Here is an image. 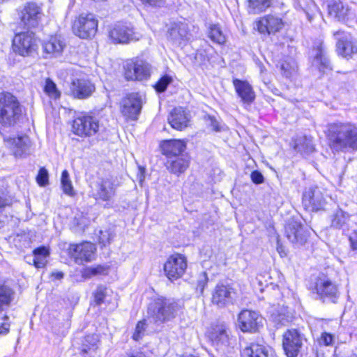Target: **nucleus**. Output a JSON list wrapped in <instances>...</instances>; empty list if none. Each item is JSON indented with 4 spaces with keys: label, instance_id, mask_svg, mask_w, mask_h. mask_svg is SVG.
<instances>
[{
    "label": "nucleus",
    "instance_id": "6e6552de",
    "mask_svg": "<svg viewBox=\"0 0 357 357\" xmlns=\"http://www.w3.org/2000/svg\"><path fill=\"white\" fill-rule=\"evenodd\" d=\"M3 141L16 158H24L31 153V142L26 135H4Z\"/></svg>",
    "mask_w": 357,
    "mask_h": 357
},
{
    "label": "nucleus",
    "instance_id": "412c9836",
    "mask_svg": "<svg viewBox=\"0 0 357 357\" xmlns=\"http://www.w3.org/2000/svg\"><path fill=\"white\" fill-rule=\"evenodd\" d=\"M236 296L234 289L229 285L217 284L212 294V302L219 307L233 303Z\"/></svg>",
    "mask_w": 357,
    "mask_h": 357
},
{
    "label": "nucleus",
    "instance_id": "9b49d317",
    "mask_svg": "<svg viewBox=\"0 0 357 357\" xmlns=\"http://www.w3.org/2000/svg\"><path fill=\"white\" fill-rule=\"evenodd\" d=\"M304 336L296 329H289L283 334L282 346L288 357H296L303 344Z\"/></svg>",
    "mask_w": 357,
    "mask_h": 357
},
{
    "label": "nucleus",
    "instance_id": "c756f323",
    "mask_svg": "<svg viewBox=\"0 0 357 357\" xmlns=\"http://www.w3.org/2000/svg\"><path fill=\"white\" fill-rule=\"evenodd\" d=\"M272 321L276 326H286L291 323L294 319L292 310L288 307H279L271 314Z\"/></svg>",
    "mask_w": 357,
    "mask_h": 357
},
{
    "label": "nucleus",
    "instance_id": "1a4fd4ad",
    "mask_svg": "<svg viewBox=\"0 0 357 357\" xmlns=\"http://www.w3.org/2000/svg\"><path fill=\"white\" fill-rule=\"evenodd\" d=\"M72 128L77 136L91 137L99 130V121L93 116L82 114L74 119Z\"/></svg>",
    "mask_w": 357,
    "mask_h": 357
},
{
    "label": "nucleus",
    "instance_id": "393cba45",
    "mask_svg": "<svg viewBox=\"0 0 357 357\" xmlns=\"http://www.w3.org/2000/svg\"><path fill=\"white\" fill-rule=\"evenodd\" d=\"M190 118V114L183 108L176 107L169 113L168 121L174 129L183 130L188 127Z\"/></svg>",
    "mask_w": 357,
    "mask_h": 357
},
{
    "label": "nucleus",
    "instance_id": "6e6d98bb",
    "mask_svg": "<svg viewBox=\"0 0 357 357\" xmlns=\"http://www.w3.org/2000/svg\"><path fill=\"white\" fill-rule=\"evenodd\" d=\"M187 25L188 24H178L181 40H188L190 39V34L187 30Z\"/></svg>",
    "mask_w": 357,
    "mask_h": 357
},
{
    "label": "nucleus",
    "instance_id": "49530a36",
    "mask_svg": "<svg viewBox=\"0 0 357 357\" xmlns=\"http://www.w3.org/2000/svg\"><path fill=\"white\" fill-rule=\"evenodd\" d=\"M36 181L40 186H45L49 183V174L45 167L40 168L36 176Z\"/></svg>",
    "mask_w": 357,
    "mask_h": 357
},
{
    "label": "nucleus",
    "instance_id": "b1692460",
    "mask_svg": "<svg viewBox=\"0 0 357 357\" xmlns=\"http://www.w3.org/2000/svg\"><path fill=\"white\" fill-rule=\"evenodd\" d=\"M162 153L167 159L185 154L186 144L181 139H168L161 143Z\"/></svg>",
    "mask_w": 357,
    "mask_h": 357
},
{
    "label": "nucleus",
    "instance_id": "58836bf2",
    "mask_svg": "<svg viewBox=\"0 0 357 357\" xmlns=\"http://www.w3.org/2000/svg\"><path fill=\"white\" fill-rule=\"evenodd\" d=\"M44 92L51 99L57 100L61 97L60 91L58 89L54 82H53L50 78H47L45 79Z\"/></svg>",
    "mask_w": 357,
    "mask_h": 357
},
{
    "label": "nucleus",
    "instance_id": "0eeeda50",
    "mask_svg": "<svg viewBox=\"0 0 357 357\" xmlns=\"http://www.w3.org/2000/svg\"><path fill=\"white\" fill-rule=\"evenodd\" d=\"M123 68L127 80H146L151 76V65L139 58L128 60Z\"/></svg>",
    "mask_w": 357,
    "mask_h": 357
},
{
    "label": "nucleus",
    "instance_id": "a211bd4d",
    "mask_svg": "<svg viewBox=\"0 0 357 357\" xmlns=\"http://www.w3.org/2000/svg\"><path fill=\"white\" fill-rule=\"evenodd\" d=\"M95 89V85L89 79L78 78L71 82L70 93L74 98L84 100L91 97Z\"/></svg>",
    "mask_w": 357,
    "mask_h": 357
},
{
    "label": "nucleus",
    "instance_id": "3c124183",
    "mask_svg": "<svg viewBox=\"0 0 357 357\" xmlns=\"http://www.w3.org/2000/svg\"><path fill=\"white\" fill-rule=\"evenodd\" d=\"M74 22H98V20L93 13H82Z\"/></svg>",
    "mask_w": 357,
    "mask_h": 357
},
{
    "label": "nucleus",
    "instance_id": "c9c22d12",
    "mask_svg": "<svg viewBox=\"0 0 357 357\" xmlns=\"http://www.w3.org/2000/svg\"><path fill=\"white\" fill-rule=\"evenodd\" d=\"M242 355L244 357H268L266 347L257 343H251L250 346L245 347Z\"/></svg>",
    "mask_w": 357,
    "mask_h": 357
},
{
    "label": "nucleus",
    "instance_id": "09e8293b",
    "mask_svg": "<svg viewBox=\"0 0 357 357\" xmlns=\"http://www.w3.org/2000/svg\"><path fill=\"white\" fill-rule=\"evenodd\" d=\"M205 120L207 125L215 132H220L222 130V127L217 119L213 116L208 115L205 116Z\"/></svg>",
    "mask_w": 357,
    "mask_h": 357
},
{
    "label": "nucleus",
    "instance_id": "4468645a",
    "mask_svg": "<svg viewBox=\"0 0 357 357\" xmlns=\"http://www.w3.org/2000/svg\"><path fill=\"white\" fill-rule=\"evenodd\" d=\"M116 194L114 181L109 178H102L91 186V196L97 201L110 202Z\"/></svg>",
    "mask_w": 357,
    "mask_h": 357
},
{
    "label": "nucleus",
    "instance_id": "4d7b16f0",
    "mask_svg": "<svg viewBox=\"0 0 357 357\" xmlns=\"http://www.w3.org/2000/svg\"><path fill=\"white\" fill-rule=\"evenodd\" d=\"M320 341L326 346L331 345L334 341V335L329 333H322Z\"/></svg>",
    "mask_w": 357,
    "mask_h": 357
},
{
    "label": "nucleus",
    "instance_id": "de8ad7c7",
    "mask_svg": "<svg viewBox=\"0 0 357 357\" xmlns=\"http://www.w3.org/2000/svg\"><path fill=\"white\" fill-rule=\"evenodd\" d=\"M105 271L106 268L100 265L96 267H88L84 270L83 275L86 278H90L98 274L104 273Z\"/></svg>",
    "mask_w": 357,
    "mask_h": 357
},
{
    "label": "nucleus",
    "instance_id": "bb28decb",
    "mask_svg": "<svg viewBox=\"0 0 357 357\" xmlns=\"http://www.w3.org/2000/svg\"><path fill=\"white\" fill-rule=\"evenodd\" d=\"M66 47L64 39L59 35L52 36L43 43L44 52L53 56H59Z\"/></svg>",
    "mask_w": 357,
    "mask_h": 357
},
{
    "label": "nucleus",
    "instance_id": "2f4dec72",
    "mask_svg": "<svg viewBox=\"0 0 357 357\" xmlns=\"http://www.w3.org/2000/svg\"><path fill=\"white\" fill-rule=\"evenodd\" d=\"M99 335L98 334H89L86 335L81 343V351L83 354L91 355L98 349Z\"/></svg>",
    "mask_w": 357,
    "mask_h": 357
},
{
    "label": "nucleus",
    "instance_id": "a19ab883",
    "mask_svg": "<svg viewBox=\"0 0 357 357\" xmlns=\"http://www.w3.org/2000/svg\"><path fill=\"white\" fill-rule=\"evenodd\" d=\"M294 149L303 153H310L314 151V147L310 139L304 138L302 140H298L294 146Z\"/></svg>",
    "mask_w": 357,
    "mask_h": 357
},
{
    "label": "nucleus",
    "instance_id": "37998d69",
    "mask_svg": "<svg viewBox=\"0 0 357 357\" xmlns=\"http://www.w3.org/2000/svg\"><path fill=\"white\" fill-rule=\"evenodd\" d=\"M172 81V79L169 75H165L162 76L155 85V91L158 93L164 92Z\"/></svg>",
    "mask_w": 357,
    "mask_h": 357
},
{
    "label": "nucleus",
    "instance_id": "bf43d9fd",
    "mask_svg": "<svg viewBox=\"0 0 357 357\" xmlns=\"http://www.w3.org/2000/svg\"><path fill=\"white\" fill-rule=\"evenodd\" d=\"M144 4H148L153 7H164L167 3V0H141Z\"/></svg>",
    "mask_w": 357,
    "mask_h": 357
},
{
    "label": "nucleus",
    "instance_id": "680f3d73",
    "mask_svg": "<svg viewBox=\"0 0 357 357\" xmlns=\"http://www.w3.org/2000/svg\"><path fill=\"white\" fill-rule=\"evenodd\" d=\"M33 256L47 257L49 255L50 252H49V250L46 247L42 246V247L36 248L33 251Z\"/></svg>",
    "mask_w": 357,
    "mask_h": 357
},
{
    "label": "nucleus",
    "instance_id": "c85d7f7f",
    "mask_svg": "<svg viewBox=\"0 0 357 357\" xmlns=\"http://www.w3.org/2000/svg\"><path fill=\"white\" fill-rule=\"evenodd\" d=\"M313 52H315L314 62L319 65L320 71L331 69V62L326 56L321 39L317 40L313 45Z\"/></svg>",
    "mask_w": 357,
    "mask_h": 357
},
{
    "label": "nucleus",
    "instance_id": "f257e3e1",
    "mask_svg": "<svg viewBox=\"0 0 357 357\" xmlns=\"http://www.w3.org/2000/svg\"><path fill=\"white\" fill-rule=\"evenodd\" d=\"M326 136L335 151L350 153L357 151V126L349 122L328 125Z\"/></svg>",
    "mask_w": 357,
    "mask_h": 357
},
{
    "label": "nucleus",
    "instance_id": "39448f33",
    "mask_svg": "<svg viewBox=\"0 0 357 357\" xmlns=\"http://www.w3.org/2000/svg\"><path fill=\"white\" fill-rule=\"evenodd\" d=\"M145 102L146 98L142 94L130 93L121 99L120 111L127 121H137Z\"/></svg>",
    "mask_w": 357,
    "mask_h": 357
},
{
    "label": "nucleus",
    "instance_id": "774afa93",
    "mask_svg": "<svg viewBox=\"0 0 357 357\" xmlns=\"http://www.w3.org/2000/svg\"><path fill=\"white\" fill-rule=\"evenodd\" d=\"M59 325H60V323H59L58 326H57V324H56L55 326H52V331H53V333H54L56 335H65L64 331H61L60 329Z\"/></svg>",
    "mask_w": 357,
    "mask_h": 357
},
{
    "label": "nucleus",
    "instance_id": "79ce46f5",
    "mask_svg": "<svg viewBox=\"0 0 357 357\" xmlns=\"http://www.w3.org/2000/svg\"><path fill=\"white\" fill-rule=\"evenodd\" d=\"M107 293L108 289L105 287L100 285L97 287L93 293L94 302L97 305H100L105 302Z\"/></svg>",
    "mask_w": 357,
    "mask_h": 357
},
{
    "label": "nucleus",
    "instance_id": "338daca9",
    "mask_svg": "<svg viewBox=\"0 0 357 357\" xmlns=\"http://www.w3.org/2000/svg\"><path fill=\"white\" fill-rule=\"evenodd\" d=\"M122 357H146L143 352L139 351H130Z\"/></svg>",
    "mask_w": 357,
    "mask_h": 357
},
{
    "label": "nucleus",
    "instance_id": "f03ea898",
    "mask_svg": "<svg viewBox=\"0 0 357 357\" xmlns=\"http://www.w3.org/2000/svg\"><path fill=\"white\" fill-rule=\"evenodd\" d=\"M182 309L181 302L172 298L156 296L147 306V317L156 326L174 320Z\"/></svg>",
    "mask_w": 357,
    "mask_h": 357
},
{
    "label": "nucleus",
    "instance_id": "ea45409f",
    "mask_svg": "<svg viewBox=\"0 0 357 357\" xmlns=\"http://www.w3.org/2000/svg\"><path fill=\"white\" fill-rule=\"evenodd\" d=\"M61 185L63 192L69 196L75 195L74 188L70 179L69 173L67 170H63L61 174Z\"/></svg>",
    "mask_w": 357,
    "mask_h": 357
},
{
    "label": "nucleus",
    "instance_id": "c03bdc74",
    "mask_svg": "<svg viewBox=\"0 0 357 357\" xmlns=\"http://www.w3.org/2000/svg\"><path fill=\"white\" fill-rule=\"evenodd\" d=\"M146 327V320L143 319L139 321L136 326L135 333L132 335V338L135 341H139L144 335Z\"/></svg>",
    "mask_w": 357,
    "mask_h": 357
},
{
    "label": "nucleus",
    "instance_id": "aec40b11",
    "mask_svg": "<svg viewBox=\"0 0 357 357\" xmlns=\"http://www.w3.org/2000/svg\"><path fill=\"white\" fill-rule=\"evenodd\" d=\"M337 42V51L344 57L357 53V41L350 34L338 31L334 33Z\"/></svg>",
    "mask_w": 357,
    "mask_h": 357
},
{
    "label": "nucleus",
    "instance_id": "a878e982",
    "mask_svg": "<svg viewBox=\"0 0 357 357\" xmlns=\"http://www.w3.org/2000/svg\"><path fill=\"white\" fill-rule=\"evenodd\" d=\"M21 22H37L42 15L41 8L34 2H28L17 10Z\"/></svg>",
    "mask_w": 357,
    "mask_h": 357
},
{
    "label": "nucleus",
    "instance_id": "864d4df0",
    "mask_svg": "<svg viewBox=\"0 0 357 357\" xmlns=\"http://www.w3.org/2000/svg\"><path fill=\"white\" fill-rule=\"evenodd\" d=\"M208 283V277L205 272L202 273L199 276V280H197L196 290L199 292L201 294H203L204 288L207 285Z\"/></svg>",
    "mask_w": 357,
    "mask_h": 357
},
{
    "label": "nucleus",
    "instance_id": "4c0bfd02",
    "mask_svg": "<svg viewBox=\"0 0 357 357\" xmlns=\"http://www.w3.org/2000/svg\"><path fill=\"white\" fill-rule=\"evenodd\" d=\"M271 5V0H248V11L250 14L264 12Z\"/></svg>",
    "mask_w": 357,
    "mask_h": 357
},
{
    "label": "nucleus",
    "instance_id": "ddd939ff",
    "mask_svg": "<svg viewBox=\"0 0 357 357\" xmlns=\"http://www.w3.org/2000/svg\"><path fill=\"white\" fill-rule=\"evenodd\" d=\"M67 250L68 255L76 264H82L93 260L96 247L91 243L84 242L79 244H69Z\"/></svg>",
    "mask_w": 357,
    "mask_h": 357
},
{
    "label": "nucleus",
    "instance_id": "e433bc0d",
    "mask_svg": "<svg viewBox=\"0 0 357 357\" xmlns=\"http://www.w3.org/2000/svg\"><path fill=\"white\" fill-rule=\"evenodd\" d=\"M208 36L218 44H224L226 41V36L219 24H210L208 31Z\"/></svg>",
    "mask_w": 357,
    "mask_h": 357
},
{
    "label": "nucleus",
    "instance_id": "7ed1b4c3",
    "mask_svg": "<svg viewBox=\"0 0 357 357\" xmlns=\"http://www.w3.org/2000/svg\"><path fill=\"white\" fill-rule=\"evenodd\" d=\"M311 291L315 294V298L322 303H336L340 297L339 284L327 271L320 273L312 283Z\"/></svg>",
    "mask_w": 357,
    "mask_h": 357
},
{
    "label": "nucleus",
    "instance_id": "0e129e2a",
    "mask_svg": "<svg viewBox=\"0 0 357 357\" xmlns=\"http://www.w3.org/2000/svg\"><path fill=\"white\" fill-rule=\"evenodd\" d=\"M264 20L265 22L269 23V22H283L282 19L275 15H268L265 16L263 18V20Z\"/></svg>",
    "mask_w": 357,
    "mask_h": 357
},
{
    "label": "nucleus",
    "instance_id": "5fc2aeb1",
    "mask_svg": "<svg viewBox=\"0 0 357 357\" xmlns=\"http://www.w3.org/2000/svg\"><path fill=\"white\" fill-rule=\"evenodd\" d=\"M269 24H254L253 29L257 30L261 34H270L273 32V28L268 26Z\"/></svg>",
    "mask_w": 357,
    "mask_h": 357
},
{
    "label": "nucleus",
    "instance_id": "052dcab7",
    "mask_svg": "<svg viewBox=\"0 0 357 357\" xmlns=\"http://www.w3.org/2000/svg\"><path fill=\"white\" fill-rule=\"evenodd\" d=\"M46 258L47 257H45L33 256L32 259L33 265L38 268H43L47 263Z\"/></svg>",
    "mask_w": 357,
    "mask_h": 357
},
{
    "label": "nucleus",
    "instance_id": "8fccbe9b",
    "mask_svg": "<svg viewBox=\"0 0 357 357\" xmlns=\"http://www.w3.org/2000/svg\"><path fill=\"white\" fill-rule=\"evenodd\" d=\"M8 319L7 315L0 317V335H5L9 333L10 324L7 321Z\"/></svg>",
    "mask_w": 357,
    "mask_h": 357
},
{
    "label": "nucleus",
    "instance_id": "4be33fe9",
    "mask_svg": "<svg viewBox=\"0 0 357 357\" xmlns=\"http://www.w3.org/2000/svg\"><path fill=\"white\" fill-rule=\"evenodd\" d=\"M331 226L335 229L348 231L356 223L355 217L344 211L341 208H336L331 215Z\"/></svg>",
    "mask_w": 357,
    "mask_h": 357
},
{
    "label": "nucleus",
    "instance_id": "7c9ffc66",
    "mask_svg": "<svg viewBox=\"0 0 357 357\" xmlns=\"http://www.w3.org/2000/svg\"><path fill=\"white\" fill-rule=\"evenodd\" d=\"M98 24H73L74 34L80 38L87 39L95 36Z\"/></svg>",
    "mask_w": 357,
    "mask_h": 357
},
{
    "label": "nucleus",
    "instance_id": "9d476101",
    "mask_svg": "<svg viewBox=\"0 0 357 357\" xmlns=\"http://www.w3.org/2000/svg\"><path fill=\"white\" fill-rule=\"evenodd\" d=\"M302 203L306 210L318 211L324 209L326 199L321 188L310 186L303 192Z\"/></svg>",
    "mask_w": 357,
    "mask_h": 357
},
{
    "label": "nucleus",
    "instance_id": "603ef678",
    "mask_svg": "<svg viewBox=\"0 0 357 357\" xmlns=\"http://www.w3.org/2000/svg\"><path fill=\"white\" fill-rule=\"evenodd\" d=\"M173 25L174 26L168 30V36L173 41L180 43L181 40L179 33V27L178 26V24H173Z\"/></svg>",
    "mask_w": 357,
    "mask_h": 357
},
{
    "label": "nucleus",
    "instance_id": "473e14b6",
    "mask_svg": "<svg viewBox=\"0 0 357 357\" xmlns=\"http://www.w3.org/2000/svg\"><path fill=\"white\" fill-rule=\"evenodd\" d=\"M15 298L14 290L8 285L0 284V313L6 310Z\"/></svg>",
    "mask_w": 357,
    "mask_h": 357
},
{
    "label": "nucleus",
    "instance_id": "dca6fc26",
    "mask_svg": "<svg viewBox=\"0 0 357 357\" xmlns=\"http://www.w3.org/2000/svg\"><path fill=\"white\" fill-rule=\"evenodd\" d=\"M187 268V261L181 254L171 255L164 264V271L169 280L173 281L181 278Z\"/></svg>",
    "mask_w": 357,
    "mask_h": 357
},
{
    "label": "nucleus",
    "instance_id": "20e7f679",
    "mask_svg": "<svg viewBox=\"0 0 357 357\" xmlns=\"http://www.w3.org/2000/svg\"><path fill=\"white\" fill-rule=\"evenodd\" d=\"M21 112L20 104L15 96L8 92L0 93V123L13 125Z\"/></svg>",
    "mask_w": 357,
    "mask_h": 357
},
{
    "label": "nucleus",
    "instance_id": "f8f14e48",
    "mask_svg": "<svg viewBox=\"0 0 357 357\" xmlns=\"http://www.w3.org/2000/svg\"><path fill=\"white\" fill-rule=\"evenodd\" d=\"M263 317L258 312L244 310L238 316L239 328L244 333H255L263 326Z\"/></svg>",
    "mask_w": 357,
    "mask_h": 357
},
{
    "label": "nucleus",
    "instance_id": "6ab92c4d",
    "mask_svg": "<svg viewBox=\"0 0 357 357\" xmlns=\"http://www.w3.org/2000/svg\"><path fill=\"white\" fill-rule=\"evenodd\" d=\"M285 234L288 240L296 246L305 244L308 237L303 225L294 220L289 221L286 225Z\"/></svg>",
    "mask_w": 357,
    "mask_h": 357
},
{
    "label": "nucleus",
    "instance_id": "69168bd1",
    "mask_svg": "<svg viewBox=\"0 0 357 357\" xmlns=\"http://www.w3.org/2000/svg\"><path fill=\"white\" fill-rule=\"evenodd\" d=\"M349 241L351 247L353 250H357V230L355 231L350 236Z\"/></svg>",
    "mask_w": 357,
    "mask_h": 357
},
{
    "label": "nucleus",
    "instance_id": "f704fd0d",
    "mask_svg": "<svg viewBox=\"0 0 357 357\" xmlns=\"http://www.w3.org/2000/svg\"><path fill=\"white\" fill-rule=\"evenodd\" d=\"M328 14L333 18V20L338 22L348 20L346 18V12L342 4L334 1H330L327 3Z\"/></svg>",
    "mask_w": 357,
    "mask_h": 357
},
{
    "label": "nucleus",
    "instance_id": "e2e57ef3",
    "mask_svg": "<svg viewBox=\"0 0 357 357\" xmlns=\"http://www.w3.org/2000/svg\"><path fill=\"white\" fill-rule=\"evenodd\" d=\"M11 202L4 192H0V209L10 204Z\"/></svg>",
    "mask_w": 357,
    "mask_h": 357
},
{
    "label": "nucleus",
    "instance_id": "2eb2a0df",
    "mask_svg": "<svg viewBox=\"0 0 357 357\" xmlns=\"http://www.w3.org/2000/svg\"><path fill=\"white\" fill-rule=\"evenodd\" d=\"M109 37L114 43L126 44L139 40L142 34L123 24H115L109 31Z\"/></svg>",
    "mask_w": 357,
    "mask_h": 357
},
{
    "label": "nucleus",
    "instance_id": "5701e85b",
    "mask_svg": "<svg viewBox=\"0 0 357 357\" xmlns=\"http://www.w3.org/2000/svg\"><path fill=\"white\" fill-rule=\"evenodd\" d=\"M236 93L243 104L250 105L255 100V93L247 80L235 78L232 81Z\"/></svg>",
    "mask_w": 357,
    "mask_h": 357
},
{
    "label": "nucleus",
    "instance_id": "72a5a7b5",
    "mask_svg": "<svg viewBox=\"0 0 357 357\" xmlns=\"http://www.w3.org/2000/svg\"><path fill=\"white\" fill-rule=\"evenodd\" d=\"M277 66L280 68L281 74L289 79L293 77L296 74L298 69L295 60L290 57L279 61Z\"/></svg>",
    "mask_w": 357,
    "mask_h": 357
},
{
    "label": "nucleus",
    "instance_id": "423d86ee",
    "mask_svg": "<svg viewBox=\"0 0 357 357\" xmlns=\"http://www.w3.org/2000/svg\"><path fill=\"white\" fill-rule=\"evenodd\" d=\"M12 48L15 54L22 56H29L36 52L37 39L33 32L16 33L13 39Z\"/></svg>",
    "mask_w": 357,
    "mask_h": 357
},
{
    "label": "nucleus",
    "instance_id": "a18cd8bd",
    "mask_svg": "<svg viewBox=\"0 0 357 357\" xmlns=\"http://www.w3.org/2000/svg\"><path fill=\"white\" fill-rule=\"evenodd\" d=\"M114 235L110 229L99 231V243L103 246L109 244Z\"/></svg>",
    "mask_w": 357,
    "mask_h": 357
},
{
    "label": "nucleus",
    "instance_id": "cd10ccee",
    "mask_svg": "<svg viewBox=\"0 0 357 357\" xmlns=\"http://www.w3.org/2000/svg\"><path fill=\"white\" fill-rule=\"evenodd\" d=\"M189 164L188 155L183 154L167 159L166 166L171 173L179 176L188 168Z\"/></svg>",
    "mask_w": 357,
    "mask_h": 357
},
{
    "label": "nucleus",
    "instance_id": "f3484780",
    "mask_svg": "<svg viewBox=\"0 0 357 357\" xmlns=\"http://www.w3.org/2000/svg\"><path fill=\"white\" fill-rule=\"evenodd\" d=\"M209 337L213 345L218 347V349L229 347L232 341L229 328L224 322H218L212 326Z\"/></svg>",
    "mask_w": 357,
    "mask_h": 357
},
{
    "label": "nucleus",
    "instance_id": "13d9d810",
    "mask_svg": "<svg viewBox=\"0 0 357 357\" xmlns=\"http://www.w3.org/2000/svg\"><path fill=\"white\" fill-rule=\"evenodd\" d=\"M252 181L255 184H261L264 181L263 174L257 170L253 171L250 174Z\"/></svg>",
    "mask_w": 357,
    "mask_h": 357
}]
</instances>
